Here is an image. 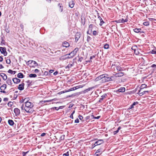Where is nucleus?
Returning a JSON list of instances; mask_svg holds the SVG:
<instances>
[{
  "instance_id": "obj_1",
  "label": "nucleus",
  "mask_w": 156,
  "mask_h": 156,
  "mask_svg": "<svg viewBox=\"0 0 156 156\" xmlns=\"http://www.w3.org/2000/svg\"><path fill=\"white\" fill-rule=\"evenodd\" d=\"M33 106V104L29 101L25 102V106L24 110L28 113H32L33 111L32 108Z\"/></svg>"
},
{
  "instance_id": "obj_2",
  "label": "nucleus",
  "mask_w": 156,
  "mask_h": 156,
  "mask_svg": "<svg viewBox=\"0 0 156 156\" xmlns=\"http://www.w3.org/2000/svg\"><path fill=\"white\" fill-rule=\"evenodd\" d=\"M103 76L104 77H103V78L102 81L104 82H106L113 80L112 79V78H113V76L109 77L108 76V75L107 74H103Z\"/></svg>"
},
{
  "instance_id": "obj_3",
  "label": "nucleus",
  "mask_w": 156,
  "mask_h": 156,
  "mask_svg": "<svg viewBox=\"0 0 156 156\" xmlns=\"http://www.w3.org/2000/svg\"><path fill=\"white\" fill-rule=\"evenodd\" d=\"M0 51L5 56H6L7 55V53L6 51V48L5 47H0Z\"/></svg>"
},
{
  "instance_id": "obj_4",
  "label": "nucleus",
  "mask_w": 156,
  "mask_h": 156,
  "mask_svg": "<svg viewBox=\"0 0 156 156\" xmlns=\"http://www.w3.org/2000/svg\"><path fill=\"white\" fill-rule=\"evenodd\" d=\"M131 49L133 50L135 54L138 55L139 53V50L136 46L135 45L132 46Z\"/></svg>"
},
{
  "instance_id": "obj_5",
  "label": "nucleus",
  "mask_w": 156,
  "mask_h": 156,
  "mask_svg": "<svg viewBox=\"0 0 156 156\" xmlns=\"http://www.w3.org/2000/svg\"><path fill=\"white\" fill-rule=\"evenodd\" d=\"M14 112L15 113V115L16 116L19 115L20 114V110L18 108H15L14 110Z\"/></svg>"
},
{
  "instance_id": "obj_6",
  "label": "nucleus",
  "mask_w": 156,
  "mask_h": 156,
  "mask_svg": "<svg viewBox=\"0 0 156 156\" xmlns=\"http://www.w3.org/2000/svg\"><path fill=\"white\" fill-rule=\"evenodd\" d=\"M6 88V84H4L2 85L0 87V89L1 90V92L3 93H5V92L4 91L5 89Z\"/></svg>"
},
{
  "instance_id": "obj_7",
  "label": "nucleus",
  "mask_w": 156,
  "mask_h": 156,
  "mask_svg": "<svg viewBox=\"0 0 156 156\" xmlns=\"http://www.w3.org/2000/svg\"><path fill=\"white\" fill-rule=\"evenodd\" d=\"M128 21V20L126 19H125V20H124L123 19H120L119 20H118L116 21V22L117 23H123L125 22H127Z\"/></svg>"
},
{
  "instance_id": "obj_8",
  "label": "nucleus",
  "mask_w": 156,
  "mask_h": 156,
  "mask_svg": "<svg viewBox=\"0 0 156 156\" xmlns=\"http://www.w3.org/2000/svg\"><path fill=\"white\" fill-rule=\"evenodd\" d=\"M113 75L116 77H119L122 76L124 75V73H123L120 72L113 74Z\"/></svg>"
},
{
  "instance_id": "obj_9",
  "label": "nucleus",
  "mask_w": 156,
  "mask_h": 156,
  "mask_svg": "<svg viewBox=\"0 0 156 156\" xmlns=\"http://www.w3.org/2000/svg\"><path fill=\"white\" fill-rule=\"evenodd\" d=\"M104 141L100 139L99 140H98L96 141L95 142V143L96 144H97V146L98 145H100L101 144H102L104 143Z\"/></svg>"
},
{
  "instance_id": "obj_10",
  "label": "nucleus",
  "mask_w": 156,
  "mask_h": 156,
  "mask_svg": "<svg viewBox=\"0 0 156 156\" xmlns=\"http://www.w3.org/2000/svg\"><path fill=\"white\" fill-rule=\"evenodd\" d=\"M12 80L15 83H18L20 82V81L19 79L17 78H13L12 79Z\"/></svg>"
},
{
  "instance_id": "obj_11",
  "label": "nucleus",
  "mask_w": 156,
  "mask_h": 156,
  "mask_svg": "<svg viewBox=\"0 0 156 156\" xmlns=\"http://www.w3.org/2000/svg\"><path fill=\"white\" fill-rule=\"evenodd\" d=\"M24 84L23 83L19 84L18 87V89L20 90H23L24 88Z\"/></svg>"
},
{
  "instance_id": "obj_12",
  "label": "nucleus",
  "mask_w": 156,
  "mask_h": 156,
  "mask_svg": "<svg viewBox=\"0 0 156 156\" xmlns=\"http://www.w3.org/2000/svg\"><path fill=\"white\" fill-rule=\"evenodd\" d=\"M67 55H68L67 54L64 56H61V57H60L59 58L60 60H65V59H66L67 58H70L68 56L67 57L66 56Z\"/></svg>"
},
{
  "instance_id": "obj_13",
  "label": "nucleus",
  "mask_w": 156,
  "mask_h": 156,
  "mask_svg": "<svg viewBox=\"0 0 156 156\" xmlns=\"http://www.w3.org/2000/svg\"><path fill=\"white\" fill-rule=\"evenodd\" d=\"M134 31L136 33H143V31H141V29L140 28H135L133 29Z\"/></svg>"
},
{
  "instance_id": "obj_14",
  "label": "nucleus",
  "mask_w": 156,
  "mask_h": 156,
  "mask_svg": "<svg viewBox=\"0 0 156 156\" xmlns=\"http://www.w3.org/2000/svg\"><path fill=\"white\" fill-rule=\"evenodd\" d=\"M80 37V34L79 33H77L75 35V41H77Z\"/></svg>"
},
{
  "instance_id": "obj_15",
  "label": "nucleus",
  "mask_w": 156,
  "mask_h": 156,
  "mask_svg": "<svg viewBox=\"0 0 156 156\" xmlns=\"http://www.w3.org/2000/svg\"><path fill=\"white\" fill-rule=\"evenodd\" d=\"M0 76L2 77L4 80H6L7 78L6 75L4 73H1L0 74Z\"/></svg>"
},
{
  "instance_id": "obj_16",
  "label": "nucleus",
  "mask_w": 156,
  "mask_h": 156,
  "mask_svg": "<svg viewBox=\"0 0 156 156\" xmlns=\"http://www.w3.org/2000/svg\"><path fill=\"white\" fill-rule=\"evenodd\" d=\"M74 2L73 1H70L69 3V6L71 8H73L74 5Z\"/></svg>"
},
{
  "instance_id": "obj_17",
  "label": "nucleus",
  "mask_w": 156,
  "mask_h": 156,
  "mask_svg": "<svg viewBox=\"0 0 156 156\" xmlns=\"http://www.w3.org/2000/svg\"><path fill=\"white\" fill-rule=\"evenodd\" d=\"M6 83L9 85H11L12 84V81L10 78H8L7 80L6 81Z\"/></svg>"
},
{
  "instance_id": "obj_18",
  "label": "nucleus",
  "mask_w": 156,
  "mask_h": 156,
  "mask_svg": "<svg viewBox=\"0 0 156 156\" xmlns=\"http://www.w3.org/2000/svg\"><path fill=\"white\" fill-rule=\"evenodd\" d=\"M107 96V95L106 94H103L102 96H101V98H100V100H99V101H101L104 98L106 97Z\"/></svg>"
},
{
  "instance_id": "obj_19",
  "label": "nucleus",
  "mask_w": 156,
  "mask_h": 156,
  "mask_svg": "<svg viewBox=\"0 0 156 156\" xmlns=\"http://www.w3.org/2000/svg\"><path fill=\"white\" fill-rule=\"evenodd\" d=\"M71 63L69 64L68 66L66 67V69H67V68L69 69L71 68L73 66L74 64L73 62H71Z\"/></svg>"
},
{
  "instance_id": "obj_20",
  "label": "nucleus",
  "mask_w": 156,
  "mask_h": 156,
  "mask_svg": "<svg viewBox=\"0 0 156 156\" xmlns=\"http://www.w3.org/2000/svg\"><path fill=\"white\" fill-rule=\"evenodd\" d=\"M117 91L119 92H124L125 91V88L124 87H121Z\"/></svg>"
},
{
  "instance_id": "obj_21",
  "label": "nucleus",
  "mask_w": 156,
  "mask_h": 156,
  "mask_svg": "<svg viewBox=\"0 0 156 156\" xmlns=\"http://www.w3.org/2000/svg\"><path fill=\"white\" fill-rule=\"evenodd\" d=\"M103 77H104V76H103V74L101 75L98 77H97L95 79V80L97 81H98L101 79H103Z\"/></svg>"
},
{
  "instance_id": "obj_22",
  "label": "nucleus",
  "mask_w": 156,
  "mask_h": 156,
  "mask_svg": "<svg viewBox=\"0 0 156 156\" xmlns=\"http://www.w3.org/2000/svg\"><path fill=\"white\" fill-rule=\"evenodd\" d=\"M17 77L20 78H22L24 77V76L23 74L21 73H19L17 75Z\"/></svg>"
},
{
  "instance_id": "obj_23",
  "label": "nucleus",
  "mask_w": 156,
  "mask_h": 156,
  "mask_svg": "<svg viewBox=\"0 0 156 156\" xmlns=\"http://www.w3.org/2000/svg\"><path fill=\"white\" fill-rule=\"evenodd\" d=\"M116 70H117L118 71H123V69L121 66H116Z\"/></svg>"
},
{
  "instance_id": "obj_24",
  "label": "nucleus",
  "mask_w": 156,
  "mask_h": 156,
  "mask_svg": "<svg viewBox=\"0 0 156 156\" xmlns=\"http://www.w3.org/2000/svg\"><path fill=\"white\" fill-rule=\"evenodd\" d=\"M98 18L99 19V20L100 21V25H101V26L102 25V24L103 23H104V21L101 18L99 15L98 16Z\"/></svg>"
},
{
  "instance_id": "obj_25",
  "label": "nucleus",
  "mask_w": 156,
  "mask_h": 156,
  "mask_svg": "<svg viewBox=\"0 0 156 156\" xmlns=\"http://www.w3.org/2000/svg\"><path fill=\"white\" fill-rule=\"evenodd\" d=\"M138 104V102H134L133 104L131 105L130 106V107L129 108V109H132V108H133V106L134 105H136L137 104Z\"/></svg>"
},
{
  "instance_id": "obj_26",
  "label": "nucleus",
  "mask_w": 156,
  "mask_h": 156,
  "mask_svg": "<svg viewBox=\"0 0 156 156\" xmlns=\"http://www.w3.org/2000/svg\"><path fill=\"white\" fill-rule=\"evenodd\" d=\"M76 54L74 52V51H72L70 53H69L68 55H70V57H69L70 58H73L74 56L76 55Z\"/></svg>"
},
{
  "instance_id": "obj_27",
  "label": "nucleus",
  "mask_w": 156,
  "mask_h": 156,
  "mask_svg": "<svg viewBox=\"0 0 156 156\" xmlns=\"http://www.w3.org/2000/svg\"><path fill=\"white\" fill-rule=\"evenodd\" d=\"M76 54L74 52V51H72L70 53H69L68 55H70V57H69L70 58H73L74 56L76 55Z\"/></svg>"
},
{
  "instance_id": "obj_28",
  "label": "nucleus",
  "mask_w": 156,
  "mask_h": 156,
  "mask_svg": "<svg viewBox=\"0 0 156 156\" xmlns=\"http://www.w3.org/2000/svg\"><path fill=\"white\" fill-rule=\"evenodd\" d=\"M146 87L147 85L145 84H142L140 87V90H139V93H140V90L141 89Z\"/></svg>"
},
{
  "instance_id": "obj_29",
  "label": "nucleus",
  "mask_w": 156,
  "mask_h": 156,
  "mask_svg": "<svg viewBox=\"0 0 156 156\" xmlns=\"http://www.w3.org/2000/svg\"><path fill=\"white\" fill-rule=\"evenodd\" d=\"M9 124L10 126H13L14 125V122L11 119H9L8 121Z\"/></svg>"
},
{
  "instance_id": "obj_30",
  "label": "nucleus",
  "mask_w": 156,
  "mask_h": 156,
  "mask_svg": "<svg viewBox=\"0 0 156 156\" xmlns=\"http://www.w3.org/2000/svg\"><path fill=\"white\" fill-rule=\"evenodd\" d=\"M69 45V44L66 41L64 42L63 44V46L64 47H68Z\"/></svg>"
},
{
  "instance_id": "obj_31",
  "label": "nucleus",
  "mask_w": 156,
  "mask_h": 156,
  "mask_svg": "<svg viewBox=\"0 0 156 156\" xmlns=\"http://www.w3.org/2000/svg\"><path fill=\"white\" fill-rule=\"evenodd\" d=\"M116 66L115 65H112L111 66V69L113 71H115L116 69Z\"/></svg>"
},
{
  "instance_id": "obj_32",
  "label": "nucleus",
  "mask_w": 156,
  "mask_h": 156,
  "mask_svg": "<svg viewBox=\"0 0 156 156\" xmlns=\"http://www.w3.org/2000/svg\"><path fill=\"white\" fill-rule=\"evenodd\" d=\"M103 151L102 149L100 148L96 152V153H99V154H101Z\"/></svg>"
},
{
  "instance_id": "obj_33",
  "label": "nucleus",
  "mask_w": 156,
  "mask_h": 156,
  "mask_svg": "<svg viewBox=\"0 0 156 156\" xmlns=\"http://www.w3.org/2000/svg\"><path fill=\"white\" fill-rule=\"evenodd\" d=\"M58 5L59 7V9L61 12H62L63 11V6H62V5L60 3L58 4Z\"/></svg>"
},
{
  "instance_id": "obj_34",
  "label": "nucleus",
  "mask_w": 156,
  "mask_h": 156,
  "mask_svg": "<svg viewBox=\"0 0 156 156\" xmlns=\"http://www.w3.org/2000/svg\"><path fill=\"white\" fill-rule=\"evenodd\" d=\"M8 72L9 73H10L11 74H15L16 72L15 71H12L11 69H9L8 71Z\"/></svg>"
},
{
  "instance_id": "obj_35",
  "label": "nucleus",
  "mask_w": 156,
  "mask_h": 156,
  "mask_svg": "<svg viewBox=\"0 0 156 156\" xmlns=\"http://www.w3.org/2000/svg\"><path fill=\"white\" fill-rule=\"evenodd\" d=\"M121 128V126H119L117 130L115 131L114 132V135L116 134V133H117L119 131V130Z\"/></svg>"
},
{
  "instance_id": "obj_36",
  "label": "nucleus",
  "mask_w": 156,
  "mask_h": 156,
  "mask_svg": "<svg viewBox=\"0 0 156 156\" xmlns=\"http://www.w3.org/2000/svg\"><path fill=\"white\" fill-rule=\"evenodd\" d=\"M78 86H76V87H73L67 90V91H70L73 90H74L76 89H77V87Z\"/></svg>"
},
{
  "instance_id": "obj_37",
  "label": "nucleus",
  "mask_w": 156,
  "mask_h": 156,
  "mask_svg": "<svg viewBox=\"0 0 156 156\" xmlns=\"http://www.w3.org/2000/svg\"><path fill=\"white\" fill-rule=\"evenodd\" d=\"M29 76L30 78H34L37 76V75L35 74H30Z\"/></svg>"
},
{
  "instance_id": "obj_38",
  "label": "nucleus",
  "mask_w": 156,
  "mask_h": 156,
  "mask_svg": "<svg viewBox=\"0 0 156 156\" xmlns=\"http://www.w3.org/2000/svg\"><path fill=\"white\" fill-rule=\"evenodd\" d=\"M104 48L105 49H108L109 48V45L108 44H105L104 45Z\"/></svg>"
},
{
  "instance_id": "obj_39",
  "label": "nucleus",
  "mask_w": 156,
  "mask_h": 156,
  "mask_svg": "<svg viewBox=\"0 0 156 156\" xmlns=\"http://www.w3.org/2000/svg\"><path fill=\"white\" fill-rule=\"evenodd\" d=\"M143 24L146 26H148L149 25V23L148 21L145 22L143 23Z\"/></svg>"
},
{
  "instance_id": "obj_40",
  "label": "nucleus",
  "mask_w": 156,
  "mask_h": 156,
  "mask_svg": "<svg viewBox=\"0 0 156 156\" xmlns=\"http://www.w3.org/2000/svg\"><path fill=\"white\" fill-rule=\"evenodd\" d=\"M92 88H92V87L89 88H88V89H87L84 90L83 91V92H84V93H86V92H87L88 91H89Z\"/></svg>"
},
{
  "instance_id": "obj_41",
  "label": "nucleus",
  "mask_w": 156,
  "mask_h": 156,
  "mask_svg": "<svg viewBox=\"0 0 156 156\" xmlns=\"http://www.w3.org/2000/svg\"><path fill=\"white\" fill-rule=\"evenodd\" d=\"M13 105V103L12 102L10 101L9 102L8 104V105L9 106L11 107Z\"/></svg>"
},
{
  "instance_id": "obj_42",
  "label": "nucleus",
  "mask_w": 156,
  "mask_h": 156,
  "mask_svg": "<svg viewBox=\"0 0 156 156\" xmlns=\"http://www.w3.org/2000/svg\"><path fill=\"white\" fill-rule=\"evenodd\" d=\"M6 62L7 64H9L11 62L10 60L9 59H7L6 60Z\"/></svg>"
},
{
  "instance_id": "obj_43",
  "label": "nucleus",
  "mask_w": 156,
  "mask_h": 156,
  "mask_svg": "<svg viewBox=\"0 0 156 156\" xmlns=\"http://www.w3.org/2000/svg\"><path fill=\"white\" fill-rule=\"evenodd\" d=\"M91 39V38L90 36H87V42H88Z\"/></svg>"
},
{
  "instance_id": "obj_44",
  "label": "nucleus",
  "mask_w": 156,
  "mask_h": 156,
  "mask_svg": "<svg viewBox=\"0 0 156 156\" xmlns=\"http://www.w3.org/2000/svg\"><path fill=\"white\" fill-rule=\"evenodd\" d=\"M30 61L31 64H34L35 66H36L37 64L36 62L34 61Z\"/></svg>"
},
{
  "instance_id": "obj_45",
  "label": "nucleus",
  "mask_w": 156,
  "mask_h": 156,
  "mask_svg": "<svg viewBox=\"0 0 156 156\" xmlns=\"http://www.w3.org/2000/svg\"><path fill=\"white\" fill-rule=\"evenodd\" d=\"M93 27V24H91L89 26V30H90L91 31H92Z\"/></svg>"
},
{
  "instance_id": "obj_46",
  "label": "nucleus",
  "mask_w": 156,
  "mask_h": 156,
  "mask_svg": "<svg viewBox=\"0 0 156 156\" xmlns=\"http://www.w3.org/2000/svg\"><path fill=\"white\" fill-rule=\"evenodd\" d=\"M145 93H146V91H144L143 92H141V93H140H140H139L138 92V93L139 94V95L142 96V95L145 94Z\"/></svg>"
},
{
  "instance_id": "obj_47",
  "label": "nucleus",
  "mask_w": 156,
  "mask_h": 156,
  "mask_svg": "<svg viewBox=\"0 0 156 156\" xmlns=\"http://www.w3.org/2000/svg\"><path fill=\"white\" fill-rule=\"evenodd\" d=\"M78 50V48H76L73 51L76 54Z\"/></svg>"
},
{
  "instance_id": "obj_48",
  "label": "nucleus",
  "mask_w": 156,
  "mask_h": 156,
  "mask_svg": "<svg viewBox=\"0 0 156 156\" xmlns=\"http://www.w3.org/2000/svg\"><path fill=\"white\" fill-rule=\"evenodd\" d=\"M78 50V48H76L73 51L76 54Z\"/></svg>"
},
{
  "instance_id": "obj_49",
  "label": "nucleus",
  "mask_w": 156,
  "mask_h": 156,
  "mask_svg": "<svg viewBox=\"0 0 156 156\" xmlns=\"http://www.w3.org/2000/svg\"><path fill=\"white\" fill-rule=\"evenodd\" d=\"M69 155V152L68 151L66 152V153L63 154V156H68Z\"/></svg>"
},
{
  "instance_id": "obj_50",
  "label": "nucleus",
  "mask_w": 156,
  "mask_h": 156,
  "mask_svg": "<svg viewBox=\"0 0 156 156\" xmlns=\"http://www.w3.org/2000/svg\"><path fill=\"white\" fill-rule=\"evenodd\" d=\"M93 34L94 36H96L98 34V33L96 31L94 30L93 31Z\"/></svg>"
},
{
  "instance_id": "obj_51",
  "label": "nucleus",
  "mask_w": 156,
  "mask_h": 156,
  "mask_svg": "<svg viewBox=\"0 0 156 156\" xmlns=\"http://www.w3.org/2000/svg\"><path fill=\"white\" fill-rule=\"evenodd\" d=\"M53 100V99H52V100H47V101H40V102H43V101H44V102H51Z\"/></svg>"
},
{
  "instance_id": "obj_52",
  "label": "nucleus",
  "mask_w": 156,
  "mask_h": 156,
  "mask_svg": "<svg viewBox=\"0 0 156 156\" xmlns=\"http://www.w3.org/2000/svg\"><path fill=\"white\" fill-rule=\"evenodd\" d=\"M28 152H29V151H27L26 152H23V156H25L28 153Z\"/></svg>"
},
{
  "instance_id": "obj_53",
  "label": "nucleus",
  "mask_w": 156,
  "mask_h": 156,
  "mask_svg": "<svg viewBox=\"0 0 156 156\" xmlns=\"http://www.w3.org/2000/svg\"><path fill=\"white\" fill-rule=\"evenodd\" d=\"M78 118L80 120H82L83 118V116L80 115H79Z\"/></svg>"
},
{
  "instance_id": "obj_54",
  "label": "nucleus",
  "mask_w": 156,
  "mask_h": 156,
  "mask_svg": "<svg viewBox=\"0 0 156 156\" xmlns=\"http://www.w3.org/2000/svg\"><path fill=\"white\" fill-rule=\"evenodd\" d=\"M151 53L152 54H156V51L154 50H152L151 51Z\"/></svg>"
},
{
  "instance_id": "obj_55",
  "label": "nucleus",
  "mask_w": 156,
  "mask_h": 156,
  "mask_svg": "<svg viewBox=\"0 0 156 156\" xmlns=\"http://www.w3.org/2000/svg\"><path fill=\"white\" fill-rule=\"evenodd\" d=\"M83 59V58L82 57H81L79 58L78 59V61L81 62H82Z\"/></svg>"
},
{
  "instance_id": "obj_56",
  "label": "nucleus",
  "mask_w": 156,
  "mask_h": 156,
  "mask_svg": "<svg viewBox=\"0 0 156 156\" xmlns=\"http://www.w3.org/2000/svg\"><path fill=\"white\" fill-rule=\"evenodd\" d=\"M9 98H4L3 99V101H8Z\"/></svg>"
},
{
  "instance_id": "obj_57",
  "label": "nucleus",
  "mask_w": 156,
  "mask_h": 156,
  "mask_svg": "<svg viewBox=\"0 0 156 156\" xmlns=\"http://www.w3.org/2000/svg\"><path fill=\"white\" fill-rule=\"evenodd\" d=\"M75 123H78L79 122V120L78 118H77L75 121Z\"/></svg>"
},
{
  "instance_id": "obj_58",
  "label": "nucleus",
  "mask_w": 156,
  "mask_h": 156,
  "mask_svg": "<svg viewBox=\"0 0 156 156\" xmlns=\"http://www.w3.org/2000/svg\"><path fill=\"white\" fill-rule=\"evenodd\" d=\"M46 133H42V134H41V136H42V137L44 136L45 135H46Z\"/></svg>"
},
{
  "instance_id": "obj_59",
  "label": "nucleus",
  "mask_w": 156,
  "mask_h": 156,
  "mask_svg": "<svg viewBox=\"0 0 156 156\" xmlns=\"http://www.w3.org/2000/svg\"><path fill=\"white\" fill-rule=\"evenodd\" d=\"M24 105H23L21 106V108L22 110H24Z\"/></svg>"
},
{
  "instance_id": "obj_60",
  "label": "nucleus",
  "mask_w": 156,
  "mask_h": 156,
  "mask_svg": "<svg viewBox=\"0 0 156 156\" xmlns=\"http://www.w3.org/2000/svg\"><path fill=\"white\" fill-rule=\"evenodd\" d=\"M1 44H2L5 45V41L4 40L2 39V41H1Z\"/></svg>"
},
{
  "instance_id": "obj_61",
  "label": "nucleus",
  "mask_w": 156,
  "mask_h": 156,
  "mask_svg": "<svg viewBox=\"0 0 156 156\" xmlns=\"http://www.w3.org/2000/svg\"><path fill=\"white\" fill-rule=\"evenodd\" d=\"M3 58L2 56H0V62H2L3 61Z\"/></svg>"
},
{
  "instance_id": "obj_62",
  "label": "nucleus",
  "mask_w": 156,
  "mask_h": 156,
  "mask_svg": "<svg viewBox=\"0 0 156 156\" xmlns=\"http://www.w3.org/2000/svg\"><path fill=\"white\" fill-rule=\"evenodd\" d=\"M100 155L101 154H99V153H96V152L95 154V156H98L99 155Z\"/></svg>"
},
{
  "instance_id": "obj_63",
  "label": "nucleus",
  "mask_w": 156,
  "mask_h": 156,
  "mask_svg": "<svg viewBox=\"0 0 156 156\" xmlns=\"http://www.w3.org/2000/svg\"><path fill=\"white\" fill-rule=\"evenodd\" d=\"M58 72L57 71H56L53 74L54 75H57L58 74Z\"/></svg>"
},
{
  "instance_id": "obj_64",
  "label": "nucleus",
  "mask_w": 156,
  "mask_h": 156,
  "mask_svg": "<svg viewBox=\"0 0 156 156\" xmlns=\"http://www.w3.org/2000/svg\"><path fill=\"white\" fill-rule=\"evenodd\" d=\"M151 67H153H153H155V68H156V65H155V64H153V65H151Z\"/></svg>"
}]
</instances>
